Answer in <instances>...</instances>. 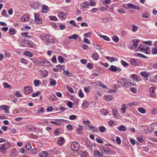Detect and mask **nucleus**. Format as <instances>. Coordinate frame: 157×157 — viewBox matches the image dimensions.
<instances>
[{"label": "nucleus", "mask_w": 157, "mask_h": 157, "mask_svg": "<svg viewBox=\"0 0 157 157\" xmlns=\"http://www.w3.org/2000/svg\"><path fill=\"white\" fill-rule=\"evenodd\" d=\"M100 151L103 153L107 155H114L116 154V152L113 151L109 148L103 146H100L99 147Z\"/></svg>", "instance_id": "nucleus-1"}, {"label": "nucleus", "mask_w": 157, "mask_h": 157, "mask_svg": "<svg viewBox=\"0 0 157 157\" xmlns=\"http://www.w3.org/2000/svg\"><path fill=\"white\" fill-rule=\"evenodd\" d=\"M10 144L9 143H6L4 144H0V150L1 152L5 154L6 150L10 148Z\"/></svg>", "instance_id": "nucleus-2"}, {"label": "nucleus", "mask_w": 157, "mask_h": 157, "mask_svg": "<svg viewBox=\"0 0 157 157\" xmlns=\"http://www.w3.org/2000/svg\"><path fill=\"white\" fill-rule=\"evenodd\" d=\"M79 143L76 142H73L71 145V150L76 151H77L79 149Z\"/></svg>", "instance_id": "nucleus-3"}, {"label": "nucleus", "mask_w": 157, "mask_h": 157, "mask_svg": "<svg viewBox=\"0 0 157 157\" xmlns=\"http://www.w3.org/2000/svg\"><path fill=\"white\" fill-rule=\"evenodd\" d=\"M132 43V45L130 46L131 49H136L140 43V40L137 39H134L133 40Z\"/></svg>", "instance_id": "nucleus-4"}, {"label": "nucleus", "mask_w": 157, "mask_h": 157, "mask_svg": "<svg viewBox=\"0 0 157 157\" xmlns=\"http://www.w3.org/2000/svg\"><path fill=\"white\" fill-rule=\"evenodd\" d=\"M130 62L132 65L133 66H136L140 65L141 63L140 61L136 59H131Z\"/></svg>", "instance_id": "nucleus-5"}, {"label": "nucleus", "mask_w": 157, "mask_h": 157, "mask_svg": "<svg viewBox=\"0 0 157 157\" xmlns=\"http://www.w3.org/2000/svg\"><path fill=\"white\" fill-rule=\"evenodd\" d=\"M156 88L155 87L153 86L150 88L149 89L150 92V97L151 98H154L156 95L155 92Z\"/></svg>", "instance_id": "nucleus-6"}, {"label": "nucleus", "mask_w": 157, "mask_h": 157, "mask_svg": "<svg viewBox=\"0 0 157 157\" xmlns=\"http://www.w3.org/2000/svg\"><path fill=\"white\" fill-rule=\"evenodd\" d=\"M131 78L132 79V81H133V83H132L131 81L129 82L133 86H135L136 85V84H134V81L136 82L138 81V78H140L137 75L135 74H132L130 76Z\"/></svg>", "instance_id": "nucleus-7"}, {"label": "nucleus", "mask_w": 157, "mask_h": 157, "mask_svg": "<svg viewBox=\"0 0 157 157\" xmlns=\"http://www.w3.org/2000/svg\"><path fill=\"white\" fill-rule=\"evenodd\" d=\"M118 84H121L123 86H125L128 84L127 80L125 79H120L117 81Z\"/></svg>", "instance_id": "nucleus-8"}, {"label": "nucleus", "mask_w": 157, "mask_h": 157, "mask_svg": "<svg viewBox=\"0 0 157 157\" xmlns=\"http://www.w3.org/2000/svg\"><path fill=\"white\" fill-rule=\"evenodd\" d=\"M109 70L112 72L120 71H121V69L119 67H117L116 66L113 65L110 66L109 68Z\"/></svg>", "instance_id": "nucleus-9"}, {"label": "nucleus", "mask_w": 157, "mask_h": 157, "mask_svg": "<svg viewBox=\"0 0 157 157\" xmlns=\"http://www.w3.org/2000/svg\"><path fill=\"white\" fill-rule=\"evenodd\" d=\"M32 91V88L29 86H25L24 88V93L26 95L31 93Z\"/></svg>", "instance_id": "nucleus-10"}, {"label": "nucleus", "mask_w": 157, "mask_h": 157, "mask_svg": "<svg viewBox=\"0 0 157 157\" xmlns=\"http://www.w3.org/2000/svg\"><path fill=\"white\" fill-rule=\"evenodd\" d=\"M94 154L95 157H102L103 156V154L101 151L100 152L98 150H95L94 151Z\"/></svg>", "instance_id": "nucleus-11"}, {"label": "nucleus", "mask_w": 157, "mask_h": 157, "mask_svg": "<svg viewBox=\"0 0 157 157\" xmlns=\"http://www.w3.org/2000/svg\"><path fill=\"white\" fill-rule=\"evenodd\" d=\"M0 109L5 111V113H9V107L8 106L5 105H2L0 106Z\"/></svg>", "instance_id": "nucleus-12"}, {"label": "nucleus", "mask_w": 157, "mask_h": 157, "mask_svg": "<svg viewBox=\"0 0 157 157\" xmlns=\"http://www.w3.org/2000/svg\"><path fill=\"white\" fill-rule=\"evenodd\" d=\"M36 128L31 125L27 126H26V129L29 132H34L36 130Z\"/></svg>", "instance_id": "nucleus-13"}, {"label": "nucleus", "mask_w": 157, "mask_h": 157, "mask_svg": "<svg viewBox=\"0 0 157 157\" xmlns=\"http://www.w3.org/2000/svg\"><path fill=\"white\" fill-rule=\"evenodd\" d=\"M40 64H41V65L46 67H50L51 65V64L48 62L44 59L41 61Z\"/></svg>", "instance_id": "nucleus-14"}, {"label": "nucleus", "mask_w": 157, "mask_h": 157, "mask_svg": "<svg viewBox=\"0 0 157 157\" xmlns=\"http://www.w3.org/2000/svg\"><path fill=\"white\" fill-rule=\"evenodd\" d=\"M65 142V140L63 137H60L57 141L58 144L60 146H62Z\"/></svg>", "instance_id": "nucleus-15"}, {"label": "nucleus", "mask_w": 157, "mask_h": 157, "mask_svg": "<svg viewBox=\"0 0 157 157\" xmlns=\"http://www.w3.org/2000/svg\"><path fill=\"white\" fill-rule=\"evenodd\" d=\"M11 157H17V152L16 149H13L10 153Z\"/></svg>", "instance_id": "nucleus-16"}, {"label": "nucleus", "mask_w": 157, "mask_h": 157, "mask_svg": "<svg viewBox=\"0 0 157 157\" xmlns=\"http://www.w3.org/2000/svg\"><path fill=\"white\" fill-rule=\"evenodd\" d=\"M29 18V15L28 14L23 15L21 18V20L22 22H25L28 21Z\"/></svg>", "instance_id": "nucleus-17"}, {"label": "nucleus", "mask_w": 157, "mask_h": 157, "mask_svg": "<svg viewBox=\"0 0 157 157\" xmlns=\"http://www.w3.org/2000/svg\"><path fill=\"white\" fill-rule=\"evenodd\" d=\"M106 59L109 61L111 62H113L114 61H116L118 60L117 58L116 57H112L109 56H106L105 58Z\"/></svg>", "instance_id": "nucleus-18"}, {"label": "nucleus", "mask_w": 157, "mask_h": 157, "mask_svg": "<svg viewBox=\"0 0 157 157\" xmlns=\"http://www.w3.org/2000/svg\"><path fill=\"white\" fill-rule=\"evenodd\" d=\"M67 14V13L66 14H64L63 12H61L58 13V16L61 19H65L66 18V15Z\"/></svg>", "instance_id": "nucleus-19"}, {"label": "nucleus", "mask_w": 157, "mask_h": 157, "mask_svg": "<svg viewBox=\"0 0 157 157\" xmlns=\"http://www.w3.org/2000/svg\"><path fill=\"white\" fill-rule=\"evenodd\" d=\"M23 54L27 56L32 57L33 56V53L29 51H26L24 52Z\"/></svg>", "instance_id": "nucleus-20"}, {"label": "nucleus", "mask_w": 157, "mask_h": 157, "mask_svg": "<svg viewBox=\"0 0 157 157\" xmlns=\"http://www.w3.org/2000/svg\"><path fill=\"white\" fill-rule=\"evenodd\" d=\"M45 109L43 107H40L39 109L37 111L36 113V114H39L40 113H42L44 112L45 111Z\"/></svg>", "instance_id": "nucleus-21"}, {"label": "nucleus", "mask_w": 157, "mask_h": 157, "mask_svg": "<svg viewBox=\"0 0 157 157\" xmlns=\"http://www.w3.org/2000/svg\"><path fill=\"white\" fill-rule=\"evenodd\" d=\"M43 37L44 38V40H45V42L46 43H48L49 42L47 41V40L49 41L50 39H49L50 36L49 35L47 34H45L43 36Z\"/></svg>", "instance_id": "nucleus-22"}, {"label": "nucleus", "mask_w": 157, "mask_h": 157, "mask_svg": "<svg viewBox=\"0 0 157 157\" xmlns=\"http://www.w3.org/2000/svg\"><path fill=\"white\" fill-rule=\"evenodd\" d=\"M39 6V3L36 2L34 3V4L31 7L32 8L35 10H36L38 9Z\"/></svg>", "instance_id": "nucleus-23"}, {"label": "nucleus", "mask_w": 157, "mask_h": 157, "mask_svg": "<svg viewBox=\"0 0 157 157\" xmlns=\"http://www.w3.org/2000/svg\"><path fill=\"white\" fill-rule=\"evenodd\" d=\"M48 11V7L47 6L44 5V7H43L42 9V12L46 13H47Z\"/></svg>", "instance_id": "nucleus-24"}, {"label": "nucleus", "mask_w": 157, "mask_h": 157, "mask_svg": "<svg viewBox=\"0 0 157 157\" xmlns=\"http://www.w3.org/2000/svg\"><path fill=\"white\" fill-rule=\"evenodd\" d=\"M137 49H149V48L146 46L144 45L140 44Z\"/></svg>", "instance_id": "nucleus-25"}, {"label": "nucleus", "mask_w": 157, "mask_h": 157, "mask_svg": "<svg viewBox=\"0 0 157 157\" xmlns=\"http://www.w3.org/2000/svg\"><path fill=\"white\" fill-rule=\"evenodd\" d=\"M48 154L47 152L42 151L39 154L40 157H47Z\"/></svg>", "instance_id": "nucleus-26"}, {"label": "nucleus", "mask_w": 157, "mask_h": 157, "mask_svg": "<svg viewBox=\"0 0 157 157\" xmlns=\"http://www.w3.org/2000/svg\"><path fill=\"white\" fill-rule=\"evenodd\" d=\"M41 75L42 77L45 78L48 75V72L46 70L42 71L41 72Z\"/></svg>", "instance_id": "nucleus-27"}, {"label": "nucleus", "mask_w": 157, "mask_h": 157, "mask_svg": "<svg viewBox=\"0 0 157 157\" xmlns=\"http://www.w3.org/2000/svg\"><path fill=\"white\" fill-rule=\"evenodd\" d=\"M142 15L143 17L147 18L150 17V14L149 12L146 11L145 13H143Z\"/></svg>", "instance_id": "nucleus-28"}, {"label": "nucleus", "mask_w": 157, "mask_h": 157, "mask_svg": "<svg viewBox=\"0 0 157 157\" xmlns=\"http://www.w3.org/2000/svg\"><path fill=\"white\" fill-rule=\"evenodd\" d=\"M33 83L35 86H37L41 84V82L40 81L35 80L33 81Z\"/></svg>", "instance_id": "nucleus-29"}, {"label": "nucleus", "mask_w": 157, "mask_h": 157, "mask_svg": "<svg viewBox=\"0 0 157 157\" xmlns=\"http://www.w3.org/2000/svg\"><path fill=\"white\" fill-rule=\"evenodd\" d=\"M134 55L135 56H138L139 57L144 58H147V57L144 55L141 54L140 53H134Z\"/></svg>", "instance_id": "nucleus-30"}, {"label": "nucleus", "mask_w": 157, "mask_h": 157, "mask_svg": "<svg viewBox=\"0 0 157 157\" xmlns=\"http://www.w3.org/2000/svg\"><path fill=\"white\" fill-rule=\"evenodd\" d=\"M50 84L52 86H54L56 85V82L55 79L51 78L50 80Z\"/></svg>", "instance_id": "nucleus-31"}, {"label": "nucleus", "mask_w": 157, "mask_h": 157, "mask_svg": "<svg viewBox=\"0 0 157 157\" xmlns=\"http://www.w3.org/2000/svg\"><path fill=\"white\" fill-rule=\"evenodd\" d=\"M58 59L59 63H63L65 61V59L62 56H58Z\"/></svg>", "instance_id": "nucleus-32"}, {"label": "nucleus", "mask_w": 157, "mask_h": 157, "mask_svg": "<svg viewBox=\"0 0 157 157\" xmlns=\"http://www.w3.org/2000/svg\"><path fill=\"white\" fill-rule=\"evenodd\" d=\"M140 74L141 75L144 77L147 78V79H146V80L148 79L147 77L149 75L148 73H147L145 72H140Z\"/></svg>", "instance_id": "nucleus-33"}, {"label": "nucleus", "mask_w": 157, "mask_h": 157, "mask_svg": "<svg viewBox=\"0 0 157 157\" xmlns=\"http://www.w3.org/2000/svg\"><path fill=\"white\" fill-rule=\"evenodd\" d=\"M63 74L64 75H66L68 77H70L71 76V74L69 71L65 70L64 68L63 69Z\"/></svg>", "instance_id": "nucleus-34"}, {"label": "nucleus", "mask_w": 157, "mask_h": 157, "mask_svg": "<svg viewBox=\"0 0 157 157\" xmlns=\"http://www.w3.org/2000/svg\"><path fill=\"white\" fill-rule=\"evenodd\" d=\"M10 33L11 35H13L15 34V29L13 28H11L9 29Z\"/></svg>", "instance_id": "nucleus-35"}, {"label": "nucleus", "mask_w": 157, "mask_h": 157, "mask_svg": "<svg viewBox=\"0 0 157 157\" xmlns=\"http://www.w3.org/2000/svg\"><path fill=\"white\" fill-rule=\"evenodd\" d=\"M81 5L82 6V8H86L88 7L89 6V4L88 2L85 1L82 3Z\"/></svg>", "instance_id": "nucleus-36"}, {"label": "nucleus", "mask_w": 157, "mask_h": 157, "mask_svg": "<svg viewBox=\"0 0 157 157\" xmlns=\"http://www.w3.org/2000/svg\"><path fill=\"white\" fill-rule=\"evenodd\" d=\"M83 128L82 126H80V125L78 126V127L77 128V132L79 134L82 133V130L83 129Z\"/></svg>", "instance_id": "nucleus-37"}, {"label": "nucleus", "mask_w": 157, "mask_h": 157, "mask_svg": "<svg viewBox=\"0 0 157 157\" xmlns=\"http://www.w3.org/2000/svg\"><path fill=\"white\" fill-rule=\"evenodd\" d=\"M78 37V35L76 34H74L71 36H68V39H76Z\"/></svg>", "instance_id": "nucleus-38"}, {"label": "nucleus", "mask_w": 157, "mask_h": 157, "mask_svg": "<svg viewBox=\"0 0 157 157\" xmlns=\"http://www.w3.org/2000/svg\"><path fill=\"white\" fill-rule=\"evenodd\" d=\"M71 24V25H73V26L77 27L78 28H79L80 27L79 25H76L75 23V21H74L73 20H71L69 22Z\"/></svg>", "instance_id": "nucleus-39"}, {"label": "nucleus", "mask_w": 157, "mask_h": 157, "mask_svg": "<svg viewBox=\"0 0 157 157\" xmlns=\"http://www.w3.org/2000/svg\"><path fill=\"white\" fill-rule=\"evenodd\" d=\"M20 62L21 63H23L25 64H27L29 62L27 60L23 58H21L20 59Z\"/></svg>", "instance_id": "nucleus-40"}, {"label": "nucleus", "mask_w": 157, "mask_h": 157, "mask_svg": "<svg viewBox=\"0 0 157 157\" xmlns=\"http://www.w3.org/2000/svg\"><path fill=\"white\" fill-rule=\"evenodd\" d=\"M118 129L120 131H124L126 130V128L124 125H121L120 126Z\"/></svg>", "instance_id": "nucleus-41"}, {"label": "nucleus", "mask_w": 157, "mask_h": 157, "mask_svg": "<svg viewBox=\"0 0 157 157\" xmlns=\"http://www.w3.org/2000/svg\"><path fill=\"white\" fill-rule=\"evenodd\" d=\"M105 98L106 101H109L113 99V98L111 96H105Z\"/></svg>", "instance_id": "nucleus-42"}, {"label": "nucleus", "mask_w": 157, "mask_h": 157, "mask_svg": "<svg viewBox=\"0 0 157 157\" xmlns=\"http://www.w3.org/2000/svg\"><path fill=\"white\" fill-rule=\"evenodd\" d=\"M89 105V102L87 101H85L82 104V106L83 108H87Z\"/></svg>", "instance_id": "nucleus-43"}, {"label": "nucleus", "mask_w": 157, "mask_h": 157, "mask_svg": "<svg viewBox=\"0 0 157 157\" xmlns=\"http://www.w3.org/2000/svg\"><path fill=\"white\" fill-rule=\"evenodd\" d=\"M100 36L105 40L109 41L110 40V38L106 36L100 35Z\"/></svg>", "instance_id": "nucleus-44"}, {"label": "nucleus", "mask_w": 157, "mask_h": 157, "mask_svg": "<svg viewBox=\"0 0 157 157\" xmlns=\"http://www.w3.org/2000/svg\"><path fill=\"white\" fill-rule=\"evenodd\" d=\"M112 39L113 41L117 42L119 41V38L116 35H114Z\"/></svg>", "instance_id": "nucleus-45"}, {"label": "nucleus", "mask_w": 157, "mask_h": 157, "mask_svg": "<svg viewBox=\"0 0 157 157\" xmlns=\"http://www.w3.org/2000/svg\"><path fill=\"white\" fill-rule=\"evenodd\" d=\"M121 63L122 65H123L124 67H126L129 66L128 64L123 60H121Z\"/></svg>", "instance_id": "nucleus-46"}, {"label": "nucleus", "mask_w": 157, "mask_h": 157, "mask_svg": "<svg viewBox=\"0 0 157 157\" xmlns=\"http://www.w3.org/2000/svg\"><path fill=\"white\" fill-rule=\"evenodd\" d=\"M106 129V128L103 126H101L99 128V131L101 133L104 132Z\"/></svg>", "instance_id": "nucleus-47"}, {"label": "nucleus", "mask_w": 157, "mask_h": 157, "mask_svg": "<svg viewBox=\"0 0 157 157\" xmlns=\"http://www.w3.org/2000/svg\"><path fill=\"white\" fill-rule=\"evenodd\" d=\"M92 58L95 60H97L98 59V56L97 53L94 54L92 56Z\"/></svg>", "instance_id": "nucleus-48"}, {"label": "nucleus", "mask_w": 157, "mask_h": 157, "mask_svg": "<svg viewBox=\"0 0 157 157\" xmlns=\"http://www.w3.org/2000/svg\"><path fill=\"white\" fill-rule=\"evenodd\" d=\"M138 110L140 113H145L146 112L145 109L144 108L141 107L139 108Z\"/></svg>", "instance_id": "nucleus-49"}, {"label": "nucleus", "mask_w": 157, "mask_h": 157, "mask_svg": "<svg viewBox=\"0 0 157 157\" xmlns=\"http://www.w3.org/2000/svg\"><path fill=\"white\" fill-rule=\"evenodd\" d=\"M56 99L57 97L55 95H52L49 97V99L52 101H56Z\"/></svg>", "instance_id": "nucleus-50"}, {"label": "nucleus", "mask_w": 157, "mask_h": 157, "mask_svg": "<svg viewBox=\"0 0 157 157\" xmlns=\"http://www.w3.org/2000/svg\"><path fill=\"white\" fill-rule=\"evenodd\" d=\"M48 41L49 43H55L57 42V40L55 38H51L50 39L49 41L47 40Z\"/></svg>", "instance_id": "nucleus-51"}, {"label": "nucleus", "mask_w": 157, "mask_h": 157, "mask_svg": "<svg viewBox=\"0 0 157 157\" xmlns=\"http://www.w3.org/2000/svg\"><path fill=\"white\" fill-rule=\"evenodd\" d=\"M78 93V95L80 98H82L84 97V95L81 90H79Z\"/></svg>", "instance_id": "nucleus-52"}, {"label": "nucleus", "mask_w": 157, "mask_h": 157, "mask_svg": "<svg viewBox=\"0 0 157 157\" xmlns=\"http://www.w3.org/2000/svg\"><path fill=\"white\" fill-rule=\"evenodd\" d=\"M132 31L133 32L136 31L138 28V27L137 26L135 25H133L132 26Z\"/></svg>", "instance_id": "nucleus-53"}, {"label": "nucleus", "mask_w": 157, "mask_h": 157, "mask_svg": "<svg viewBox=\"0 0 157 157\" xmlns=\"http://www.w3.org/2000/svg\"><path fill=\"white\" fill-rule=\"evenodd\" d=\"M26 149L28 151L29 150L32 148L31 144L28 143L25 146Z\"/></svg>", "instance_id": "nucleus-54"}, {"label": "nucleus", "mask_w": 157, "mask_h": 157, "mask_svg": "<svg viewBox=\"0 0 157 157\" xmlns=\"http://www.w3.org/2000/svg\"><path fill=\"white\" fill-rule=\"evenodd\" d=\"M15 95L17 97H21L22 96V95L19 91H16V92L15 93Z\"/></svg>", "instance_id": "nucleus-55"}, {"label": "nucleus", "mask_w": 157, "mask_h": 157, "mask_svg": "<svg viewBox=\"0 0 157 157\" xmlns=\"http://www.w3.org/2000/svg\"><path fill=\"white\" fill-rule=\"evenodd\" d=\"M3 86L5 88H8L9 89H11L12 88V86H11L9 85L7 83H3Z\"/></svg>", "instance_id": "nucleus-56"}, {"label": "nucleus", "mask_w": 157, "mask_h": 157, "mask_svg": "<svg viewBox=\"0 0 157 157\" xmlns=\"http://www.w3.org/2000/svg\"><path fill=\"white\" fill-rule=\"evenodd\" d=\"M50 19L52 21H57V19L55 16H50L49 17Z\"/></svg>", "instance_id": "nucleus-57"}, {"label": "nucleus", "mask_w": 157, "mask_h": 157, "mask_svg": "<svg viewBox=\"0 0 157 157\" xmlns=\"http://www.w3.org/2000/svg\"><path fill=\"white\" fill-rule=\"evenodd\" d=\"M35 23L37 24H40L41 22V19L38 17L37 19H35Z\"/></svg>", "instance_id": "nucleus-58"}, {"label": "nucleus", "mask_w": 157, "mask_h": 157, "mask_svg": "<svg viewBox=\"0 0 157 157\" xmlns=\"http://www.w3.org/2000/svg\"><path fill=\"white\" fill-rule=\"evenodd\" d=\"M41 94V92L39 91H37L36 93H34L32 94V96L33 97H34L38 96L39 95Z\"/></svg>", "instance_id": "nucleus-59"}, {"label": "nucleus", "mask_w": 157, "mask_h": 157, "mask_svg": "<svg viewBox=\"0 0 157 157\" xmlns=\"http://www.w3.org/2000/svg\"><path fill=\"white\" fill-rule=\"evenodd\" d=\"M136 140L140 142H142L144 141V140L143 139L142 136H141L140 137H137L136 138Z\"/></svg>", "instance_id": "nucleus-60"}, {"label": "nucleus", "mask_w": 157, "mask_h": 157, "mask_svg": "<svg viewBox=\"0 0 157 157\" xmlns=\"http://www.w3.org/2000/svg\"><path fill=\"white\" fill-rule=\"evenodd\" d=\"M130 90V91L133 93H136L137 91L136 88L134 87H131Z\"/></svg>", "instance_id": "nucleus-61"}, {"label": "nucleus", "mask_w": 157, "mask_h": 157, "mask_svg": "<svg viewBox=\"0 0 157 157\" xmlns=\"http://www.w3.org/2000/svg\"><path fill=\"white\" fill-rule=\"evenodd\" d=\"M77 117L75 115H71L70 116L69 119L71 120H74L76 119Z\"/></svg>", "instance_id": "nucleus-62"}, {"label": "nucleus", "mask_w": 157, "mask_h": 157, "mask_svg": "<svg viewBox=\"0 0 157 157\" xmlns=\"http://www.w3.org/2000/svg\"><path fill=\"white\" fill-rule=\"evenodd\" d=\"M52 124H55L56 125H59L61 124V123L60 122H57L56 121H52L51 122Z\"/></svg>", "instance_id": "nucleus-63"}, {"label": "nucleus", "mask_w": 157, "mask_h": 157, "mask_svg": "<svg viewBox=\"0 0 157 157\" xmlns=\"http://www.w3.org/2000/svg\"><path fill=\"white\" fill-rule=\"evenodd\" d=\"M80 155L82 157H85L87 155V153L85 151H82L80 152Z\"/></svg>", "instance_id": "nucleus-64"}]
</instances>
